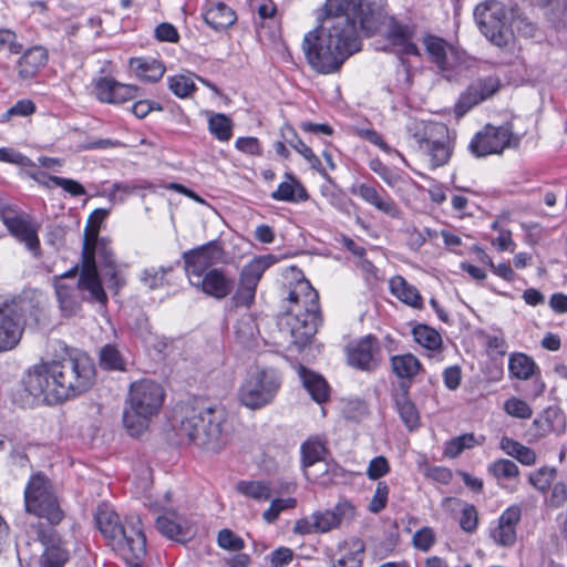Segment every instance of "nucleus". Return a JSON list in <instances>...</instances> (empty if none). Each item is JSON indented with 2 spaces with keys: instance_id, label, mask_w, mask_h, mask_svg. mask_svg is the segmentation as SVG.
Listing matches in <instances>:
<instances>
[{
  "instance_id": "1",
  "label": "nucleus",
  "mask_w": 567,
  "mask_h": 567,
  "mask_svg": "<svg viewBox=\"0 0 567 567\" xmlns=\"http://www.w3.org/2000/svg\"><path fill=\"white\" fill-rule=\"evenodd\" d=\"M380 14L369 0H326L318 27L305 35L302 49L310 66L331 74L361 49L359 29L378 31Z\"/></svg>"
},
{
  "instance_id": "2",
  "label": "nucleus",
  "mask_w": 567,
  "mask_h": 567,
  "mask_svg": "<svg viewBox=\"0 0 567 567\" xmlns=\"http://www.w3.org/2000/svg\"><path fill=\"white\" fill-rule=\"evenodd\" d=\"M94 377V365L86 354L68 353L60 360L35 365L28 375L27 389L32 395H43L49 403H58L87 391Z\"/></svg>"
},
{
  "instance_id": "3",
  "label": "nucleus",
  "mask_w": 567,
  "mask_h": 567,
  "mask_svg": "<svg viewBox=\"0 0 567 567\" xmlns=\"http://www.w3.org/2000/svg\"><path fill=\"white\" fill-rule=\"evenodd\" d=\"M226 414L219 408H197L178 404L173 412L172 431L175 443L195 445L207 452H219L227 444L224 431Z\"/></svg>"
},
{
  "instance_id": "4",
  "label": "nucleus",
  "mask_w": 567,
  "mask_h": 567,
  "mask_svg": "<svg viewBox=\"0 0 567 567\" xmlns=\"http://www.w3.org/2000/svg\"><path fill=\"white\" fill-rule=\"evenodd\" d=\"M281 329L290 337V343L302 350L310 343L321 322L319 295L307 280L298 281L288 296Z\"/></svg>"
},
{
  "instance_id": "5",
  "label": "nucleus",
  "mask_w": 567,
  "mask_h": 567,
  "mask_svg": "<svg viewBox=\"0 0 567 567\" xmlns=\"http://www.w3.org/2000/svg\"><path fill=\"white\" fill-rule=\"evenodd\" d=\"M95 523L111 547L137 567L138 560L146 554V537L141 518L128 515L121 524L114 509L107 504H101L95 513Z\"/></svg>"
},
{
  "instance_id": "6",
  "label": "nucleus",
  "mask_w": 567,
  "mask_h": 567,
  "mask_svg": "<svg viewBox=\"0 0 567 567\" xmlns=\"http://www.w3.org/2000/svg\"><path fill=\"white\" fill-rule=\"evenodd\" d=\"M164 396L163 388L155 381L143 379L131 384L123 422L132 436H138L147 429L150 420L158 413Z\"/></svg>"
},
{
  "instance_id": "7",
  "label": "nucleus",
  "mask_w": 567,
  "mask_h": 567,
  "mask_svg": "<svg viewBox=\"0 0 567 567\" xmlns=\"http://www.w3.org/2000/svg\"><path fill=\"white\" fill-rule=\"evenodd\" d=\"M508 13L506 6L497 0L482 2L474 10L481 33L498 48H507L514 40Z\"/></svg>"
},
{
  "instance_id": "8",
  "label": "nucleus",
  "mask_w": 567,
  "mask_h": 567,
  "mask_svg": "<svg viewBox=\"0 0 567 567\" xmlns=\"http://www.w3.org/2000/svg\"><path fill=\"white\" fill-rule=\"evenodd\" d=\"M102 264L103 260L99 259L97 252H91L89 248L82 249V264L75 285L80 292L85 296L84 300L105 305L107 302V296L103 288L101 276L107 287L115 292L125 285V280L117 271V278L122 284L116 287L114 280L110 281L105 276L107 269L103 267Z\"/></svg>"
},
{
  "instance_id": "9",
  "label": "nucleus",
  "mask_w": 567,
  "mask_h": 567,
  "mask_svg": "<svg viewBox=\"0 0 567 567\" xmlns=\"http://www.w3.org/2000/svg\"><path fill=\"white\" fill-rule=\"evenodd\" d=\"M24 505L28 513L45 518L51 525H58L64 516L51 482L40 473L32 475L27 484Z\"/></svg>"
},
{
  "instance_id": "10",
  "label": "nucleus",
  "mask_w": 567,
  "mask_h": 567,
  "mask_svg": "<svg viewBox=\"0 0 567 567\" xmlns=\"http://www.w3.org/2000/svg\"><path fill=\"white\" fill-rule=\"evenodd\" d=\"M279 388L280 381L275 371L256 369L241 384L239 401L248 409H261L274 400Z\"/></svg>"
},
{
  "instance_id": "11",
  "label": "nucleus",
  "mask_w": 567,
  "mask_h": 567,
  "mask_svg": "<svg viewBox=\"0 0 567 567\" xmlns=\"http://www.w3.org/2000/svg\"><path fill=\"white\" fill-rule=\"evenodd\" d=\"M109 213V209L97 208L90 215L84 230L83 249L89 248L91 252H97L99 259L103 260L102 266L107 269L105 276L110 281L114 280V285L118 287L122 282L117 278V266L113 250L107 243L99 239L100 226Z\"/></svg>"
},
{
  "instance_id": "12",
  "label": "nucleus",
  "mask_w": 567,
  "mask_h": 567,
  "mask_svg": "<svg viewBox=\"0 0 567 567\" xmlns=\"http://www.w3.org/2000/svg\"><path fill=\"white\" fill-rule=\"evenodd\" d=\"M519 138L512 132L509 125H485L477 132L468 144L470 152L475 157H485L492 154H502L511 146H517Z\"/></svg>"
},
{
  "instance_id": "13",
  "label": "nucleus",
  "mask_w": 567,
  "mask_h": 567,
  "mask_svg": "<svg viewBox=\"0 0 567 567\" xmlns=\"http://www.w3.org/2000/svg\"><path fill=\"white\" fill-rule=\"evenodd\" d=\"M352 511L353 507L350 504L339 503L332 509L313 512L310 516L297 519L292 532L301 536L329 533L338 528L343 516Z\"/></svg>"
},
{
  "instance_id": "14",
  "label": "nucleus",
  "mask_w": 567,
  "mask_h": 567,
  "mask_svg": "<svg viewBox=\"0 0 567 567\" xmlns=\"http://www.w3.org/2000/svg\"><path fill=\"white\" fill-rule=\"evenodd\" d=\"M422 42L431 61L447 81H452L453 73L463 63L462 53L443 38L433 34L425 35Z\"/></svg>"
},
{
  "instance_id": "15",
  "label": "nucleus",
  "mask_w": 567,
  "mask_h": 567,
  "mask_svg": "<svg viewBox=\"0 0 567 567\" xmlns=\"http://www.w3.org/2000/svg\"><path fill=\"white\" fill-rule=\"evenodd\" d=\"M31 535L34 543H39L42 555L39 559V567H63L69 559L68 550L62 546L59 535L52 527L39 523L31 525Z\"/></svg>"
},
{
  "instance_id": "16",
  "label": "nucleus",
  "mask_w": 567,
  "mask_h": 567,
  "mask_svg": "<svg viewBox=\"0 0 567 567\" xmlns=\"http://www.w3.org/2000/svg\"><path fill=\"white\" fill-rule=\"evenodd\" d=\"M186 275L192 281L207 274L224 260V250L216 241L202 245L183 254Z\"/></svg>"
},
{
  "instance_id": "17",
  "label": "nucleus",
  "mask_w": 567,
  "mask_h": 567,
  "mask_svg": "<svg viewBox=\"0 0 567 567\" xmlns=\"http://www.w3.org/2000/svg\"><path fill=\"white\" fill-rule=\"evenodd\" d=\"M349 365L362 370L373 371L381 360V347L379 340L368 334L347 348Z\"/></svg>"
},
{
  "instance_id": "18",
  "label": "nucleus",
  "mask_w": 567,
  "mask_h": 567,
  "mask_svg": "<svg viewBox=\"0 0 567 567\" xmlns=\"http://www.w3.org/2000/svg\"><path fill=\"white\" fill-rule=\"evenodd\" d=\"M8 302L14 307L16 317L23 323L27 319L40 323L47 319V297L39 290L27 289L20 295L8 298Z\"/></svg>"
},
{
  "instance_id": "19",
  "label": "nucleus",
  "mask_w": 567,
  "mask_h": 567,
  "mask_svg": "<svg viewBox=\"0 0 567 567\" xmlns=\"http://www.w3.org/2000/svg\"><path fill=\"white\" fill-rule=\"evenodd\" d=\"M0 218L10 234L25 247L37 252L40 248V241L35 227L23 216L10 206H3L0 209Z\"/></svg>"
},
{
  "instance_id": "20",
  "label": "nucleus",
  "mask_w": 567,
  "mask_h": 567,
  "mask_svg": "<svg viewBox=\"0 0 567 567\" xmlns=\"http://www.w3.org/2000/svg\"><path fill=\"white\" fill-rule=\"evenodd\" d=\"M499 89L497 78L488 76L472 83L463 92L455 105V114L458 117L465 115L472 107L494 95Z\"/></svg>"
},
{
  "instance_id": "21",
  "label": "nucleus",
  "mask_w": 567,
  "mask_h": 567,
  "mask_svg": "<svg viewBox=\"0 0 567 567\" xmlns=\"http://www.w3.org/2000/svg\"><path fill=\"white\" fill-rule=\"evenodd\" d=\"M23 322L16 317L8 298L0 299V352L13 349L21 340Z\"/></svg>"
},
{
  "instance_id": "22",
  "label": "nucleus",
  "mask_w": 567,
  "mask_h": 567,
  "mask_svg": "<svg viewBox=\"0 0 567 567\" xmlns=\"http://www.w3.org/2000/svg\"><path fill=\"white\" fill-rule=\"evenodd\" d=\"M522 518L519 505H511L498 517L497 525L491 529L489 536L501 547H512L516 543V528Z\"/></svg>"
},
{
  "instance_id": "23",
  "label": "nucleus",
  "mask_w": 567,
  "mask_h": 567,
  "mask_svg": "<svg viewBox=\"0 0 567 567\" xmlns=\"http://www.w3.org/2000/svg\"><path fill=\"white\" fill-rule=\"evenodd\" d=\"M414 32L412 25L401 23L393 17L385 21L384 37L392 45L399 48L402 54L420 56V50L412 41Z\"/></svg>"
},
{
  "instance_id": "24",
  "label": "nucleus",
  "mask_w": 567,
  "mask_h": 567,
  "mask_svg": "<svg viewBox=\"0 0 567 567\" xmlns=\"http://www.w3.org/2000/svg\"><path fill=\"white\" fill-rule=\"evenodd\" d=\"M94 94L101 102L120 104L137 96L138 89L110 78L94 81Z\"/></svg>"
},
{
  "instance_id": "25",
  "label": "nucleus",
  "mask_w": 567,
  "mask_h": 567,
  "mask_svg": "<svg viewBox=\"0 0 567 567\" xmlns=\"http://www.w3.org/2000/svg\"><path fill=\"white\" fill-rule=\"evenodd\" d=\"M189 282L216 299H224L233 289V280L227 278L219 269H210L207 274L192 279Z\"/></svg>"
},
{
  "instance_id": "26",
  "label": "nucleus",
  "mask_w": 567,
  "mask_h": 567,
  "mask_svg": "<svg viewBox=\"0 0 567 567\" xmlns=\"http://www.w3.org/2000/svg\"><path fill=\"white\" fill-rule=\"evenodd\" d=\"M364 548V543L360 538L353 537L342 542L330 557L331 567H361Z\"/></svg>"
},
{
  "instance_id": "27",
  "label": "nucleus",
  "mask_w": 567,
  "mask_h": 567,
  "mask_svg": "<svg viewBox=\"0 0 567 567\" xmlns=\"http://www.w3.org/2000/svg\"><path fill=\"white\" fill-rule=\"evenodd\" d=\"M54 291L59 308L63 316L71 317L81 310L82 302L85 298L75 284H66L60 279H53Z\"/></svg>"
},
{
  "instance_id": "28",
  "label": "nucleus",
  "mask_w": 567,
  "mask_h": 567,
  "mask_svg": "<svg viewBox=\"0 0 567 567\" xmlns=\"http://www.w3.org/2000/svg\"><path fill=\"white\" fill-rule=\"evenodd\" d=\"M360 196L365 203L373 206L375 209L382 212L391 218H400L401 209L395 202L389 196H382L375 187L362 183L352 190Z\"/></svg>"
},
{
  "instance_id": "29",
  "label": "nucleus",
  "mask_w": 567,
  "mask_h": 567,
  "mask_svg": "<svg viewBox=\"0 0 567 567\" xmlns=\"http://www.w3.org/2000/svg\"><path fill=\"white\" fill-rule=\"evenodd\" d=\"M48 51L41 45H34L25 50L17 62V71L20 79L27 80L37 75L48 62Z\"/></svg>"
},
{
  "instance_id": "30",
  "label": "nucleus",
  "mask_w": 567,
  "mask_h": 567,
  "mask_svg": "<svg viewBox=\"0 0 567 567\" xmlns=\"http://www.w3.org/2000/svg\"><path fill=\"white\" fill-rule=\"evenodd\" d=\"M205 22L214 30H225L236 22L235 11L224 2H210L203 12Z\"/></svg>"
},
{
  "instance_id": "31",
  "label": "nucleus",
  "mask_w": 567,
  "mask_h": 567,
  "mask_svg": "<svg viewBox=\"0 0 567 567\" xmlns=\"http://www.w3.org/2000/svg\"><path fill=\"white\" fill-rule=\"evenodd\" d=\"M156 527L162 535L178 542H184L189 534L187 523L176 513L158 516Z\"/></svg>"
},
{
  "instance_id": "32",
  "label": "nucleus",
  "mask_w": 567,
  "mask_h": 567,
  "mask_svg": "<svg viewBox=\"0 0 567 567\" xmlns=\"http://www.w3.org/2000/svg\"><path fill=\"white\" fill-rule=\"evenodd\" d=\"M298 373L305 389L308 391L313 401L317 403H323L328 401L330 388L327 381L320 374L308 370L303 365H300Z\"/></svg>"
},
{
  "instance_id": "33",
  "label": "nucleus",
  "mask_w": 567,
  "mask_h": 567,
  "mask_svg": "<svg viewBox=\"0 0 567 567\" xmlns=\"http://www.w3.org/2000/svg\"><path fill=\"white\" fill-rule=\"evenodd\" d=\"M287 181L280 183L271 198L279 202L298 203L308 199L303 185L291 174H286Z\"/></svg>"
},
{
  "instance_id": "34",
  "label": "nucleus",
  "mask_w": 567,
  "mask_h": 567,
  "mask_svg": "<svg viewBox=\"0 0 567 567\" xmlns=\"http://www.w3.org/2000/svg\"><path fill=\"white\" fill-rule=\"evenodd\" d=\"M389 288L391 293L402 302L413 308H422L423 301L419 290L402 276L392 277L389 281Z\"/></svg>"
},
{
  "instance_id": "35",
  "label": "nucleus",
  "mask_w": 567,
  "mask_h": 567,
  "mask_svg": "<svg viewBox=\"0 0 567 567\" xmlns=\"http://www.w3.org/2000/svg\"><path fill=\"white\" fill-rule=\"evenodd\" d=\"M275 261L276 259L271 255L254 257L240 270L239 280L257 287L265 271L272 266Z\"/></svg>"
},
{
  "instance_id": "36",
  "label": "nucleus",
  "mask_w": 567,
  "mask_h": 567,
  "mask_svg": "<svg viewBox=\"0 0 567 567\" xmlns=\"http://www.w3.org/2000/svg\"><path fill=\"white\" fill-rule=\"evenodd\" d=\"M130 66L138 78L150 82L161 80L165 73L164 64L153 58H132Z\"/></svg>"
},
{
  "instance_id": "37",
  "label": "nucleus",
  "mask_w": 567,
  "mask_h": 567,
  "mask_svg": "<svg viewBox=\"0 0 567 567\" xmlns=\"http://www.w3.org/2000/svg\"><path fill=\"white\" fill-rule=\"evenodd\" d=\"M420 147L425 148L430 155L432 167L445 165L451 157V147L447 143L441 141H431L424 134H415Z\"/></svg>"
},
{
  "instance_id": "38",
  "label": "nucleus",
  "mask_w": 567,
  "mask_h": 567,
  "mask_svg": "<svg viewBox=\"0 0 567 567\" xmlns=\"http://www.w3.org/2000/svg\"><path fill=\"white\" fill-rule=\"evenodd\" d=\"M508 371L513 378L528 380L537 371V365L533 358L525 353L517 352L509 355Z\"/></svg>"
},
{
  "instance_id": "39",
  "label": "nucleus",
  "mask_w": 567,
  "mask_h": 567,
  "mask_svg": "<svg viewBox=\"0 0 567 567\" xmlns=\"http://www.w3.org/2000/svg\"><path fill=\"white\" fill-rule=\"evenodd\" d=\"M391 367L400 379H412L421 370L420 361L411 353L392 357Z\"/></svg>"
},
{
  "instance_id": "40",
  "label": "nucleus",
  "mask_w": 567,
  "mask_h": 567,
  "mask_svg": "<svg viewBox=\"0 0 567 567\" xmlns=\"http://www.w3.org/2000/svg\"><path fill=\"white\" fill-rule=\"evenodd\" d=\"M236 491L257 502L269 501L272 495L270 484L265 481H239Z\"/></svg>"
},
{
  "instance_id": "41",
  "label": "nucleus",
  "mask_w": 567,
  "mask_h": 567,
  "mask_svg": "<svg viewBox=\"0 0 567 567\" xmlns=\"http://www.w3.org/2000/svg\"><path fill=\"white\" fill-rule=\"evenodd\" d=\"M395 406L405 426L413 431L420 426V415L413 402L408 398L406 391L395 396Z\"/></svg>"
},
{
  "instance_id": "42",
  "label": "nucleus",
  "mask_w": 567,
  "mask_h": 567,
  "mask_svg": "<svg viewBox=\"0 0 567 567\" xmlns=\"http://www.w3.org/2000/svg\"><path fill=\"white\" fill-rule=\"evenodd\" d=\"M499 446L507 455L515 457L524 465H532L536 461V454L532 449L511 437H502Z\"/></svg>"
},
{
  "instance_id": "43",
  "label": "nucleus",
  "mask_w": 567,
  "mask_h": 567,
  "mask_svg": "<svg viewBox=\"0 0 567 567\" xmlns=\"http://www.w3.org/2000/svg\"><path fill=\"white\" fill-rule=\"evenodd\" d=\"M327 453L323 441L318 437H311L301 445L303 467L312 466L315 463L323 460Z\"/></svg>"
},
{
  "instance_id": "44",
  "label": "nucleus",
  "mask_w": 567,
  "mask_h": 567,
  "mask_svg": "<svg viewBox=\"0 0 567 567\" xmlns=\"http://www.w3.org/2000/svg\"><path fill=\"white\" fill-rule=\"evenodd\" d=\"M412 334L414 341L417 342L423 348H426L429 350H437L441 348L442 338L440 333L425 324H419L417 327H415L412 330Z\"/></svg>"
},
{
  "instance_id": "45",
  "label": "nucleus",
  "mask_w": 567,
  "mask_h": 567,
  "mask_svg": "<svg viewBox=\"0 0 567 567\" xmlns=\"http://www.w3.org/2000/svg\"><path fill=\"white\" fill-rule=\"evenodd\" d=\"M167 83L169 90L181 99L189 96L196 90L192 73L168 76Z\"/></svg>"
},
{
  "instance_id": "46",
  "label": "nucleus",
  "mask_w": 567,
  "mask_h": 567,
  "mask_svg": "<svg viewBox=\"0 0 567 567\" xmlns=\"http://www.w3.org/2000/svg\"><path fill=\"white\" fill-rule=\"evenodd\" d=\"M209 132L219 141H229L233 135L231 120L225 114L218 113L210 116L208 121Z\"/></svg>"
},
{
  "instance_id": "47",
  "label": "nucleus",
  "mask_w": 567,
  "mask_h": 567,
  "mask_svg": "<svg viewBox=\"0 0 567 567\" xmlns=\"http://www.w3.org/2000/svg\"><path fill=\"white\" fill-rule=\"evenodd\" d=\"M488 472L498 481H511L518 476L519 468L511 460L501 458L488 466Z\"/></svg>"
},
{
  "instance_id": "48",
  "label": "nucleus",
  "mask_w": 567,
  "mask_h": 567,
  "mask_svg": "<svg viewBox=\"0 0 567 567\" xmlns=\"http://www.w3.org/2000/svg\"><path fill=\"white\" fill-rule=\"evenodd\" d=\"M173 270V267H148L141 274V281L150 289H156L164 285L165 276Z\"/></svg>"
},
{
  "instance_id": "49",
  "label": "nucleus",
  "mask_w": 567,
  "mask_h": 567,
  "mask_svg": "<svg viewBox=\"0 0 567 567\" xmlns=\"http://www.w3.org/2000/svg\"><path fill=\"white\" fill-rule=\"evenodd\" d=\"M369 167L391 188L399 187L403 183V177L401 174L389 168L378 158L372 159Z\"/></svg>"
},
{
  "instance_id": "50",
  "label": "nucleus",
  "mask_w": 567,
  "mask_h": 567,
  "mask_svg": "<svg viewBox=\"0 0 567 567\" xmlns=\"http://www.w3.org/2000/svg\"><path fill=\"white\" fill-rule=\"evenodd\" d=\"M100 364L107 370H124V360L120 351L111 344H106L101 349Z\"/></svg>"
},
{
  "instance_id": "51",
  "label": "nucleus",
  "mask_w": 567,
  "mask_h": 567,
  "mask_svg": "<svg viewBox=\"0 0 567 567\" xmlns=\"http://www.w3.org/2000/svg\"><path fill=\"white\" fill-rule=\"evenodd\" d=\"M296 505L297 499L292 497L275 498L271 501L270 506L262 513V518L271 524L277 520L282 511L295 508Z\"/></svg>"
},
{
  "instance_id": "52",
  "label": "nucleus",
  "mask_w": 567,
  "mask_h": 567,
  "mask_svg": "<svg viewBox=\"0 0 567 567\" xmlns=\"http://www.w3.org/2000/svg\"><path fill=\"white\" fill-rule=\"evenodd\" d=\"M476 444L473 434H464L456 436L446 443L444 454L449 457L458 456L464 450L471 449Z\"/></svg>"
},
{
  "instance_id": "53",
  "label": "nucleus",
  "mask_w": 567,
  "mask_h": 567,
  "mask_svg": "<svg viewBox=\"0 0 567 567\" xmlns=\"http://www.w3.org/2000/svg\"><path fill=\"white\" fill-rule=\"evenodd\" d=\"M555 468H540L529 476V483L539 492H547L555 483L556 477Z\"/></svg>"
},
{
  "instance_id": "54",
  "label": "nucleus",
  "mask_w": 567,
  "mask_h": 567,
  "mask_svg": "<svg viewBox=\"0 0 567 567\" xmlns=\"http://www.w3.org/2000/svg\"><path fill=\"white\" fill-rule=\"evenodd\" d=\"M504 411L517 419H529L533 414V410L529 404L516 396H512L504 402Z\"/></svg>"
},
{
  "instance_id": "55",
  "label": "nucleus",
  "mask_w": 567,
  "mask_h": 567,
  "mask_svg": "<svg viewBox=\"0 0 567 567\" xmlns=\"http://www.w3.org/2000/svg\"><path fill=\"white\" fill-rule=\"evenodd\" d=\"M217 543L223 549L231 551H239L245 547L244 539L227 528L218 533Z\"/></svg>"
},
{
  "instance_id": "56",
  "label": "nucleus",
  "mask_w": 567,
  "mask_h": 567,
  "mask_svg": "<svg viewBox=\"0 0 567 567\" xmlns=\"http://www.w3.org/2000/svg\"><path fill=\"white\" fill-rule=\"evenodd\" d=\"M256 290V286L239 280L238 288L233 297V302L236 307H250L255 300Z\"/></svg>"
},
{
  "instance_id": "57",
  "label": "nucleus",
  "mask_w": 567,
  "mask_h": 567,
  "mask_svg": "<svg viewBox=\"0 0 567 567\" xmlns=\"http://www.w3.org/2000/svg\"><path fill=\"white\" fill-rule=\"evenodd\" d=\"M435 540V533L431 527H422L421 529L416 530L412 537L413 546L421 551L430 550Z\"/></svg>"
},
{
  "instance_id": "58",
  "label": "nucleus",
  "mask_w": 567,
  "mask_h": 567,
  "mask_svg": "<svg viewBox=\"0 0 567 567\" xmlns=\"http://www.w3.org/2000/svg\"><path fill=\"white\" fill-rule=\"evenodd\" d=\"M478 525V513L474 505L464 504L460 517V527L466 533H473Z\"/></svg>"
},
{
  "instance_id": "59",
  "label": "nucleus",
  "mask_w": 567,
  "mask_h": 567,
  "mask_svg": "<svg viewBox=\"0 0 567 567\" xmlns=\"http://www.w3.org/2000/svg\"><path fill=\"white\" fill-rule=\"evenodd\" d=\"M281 136L285 142L296 150V152H298L302 157L311 151V148L300 140L295 128L290 125H285L281 128Z\"/></svg>"
},
{
  "instance_id": "60",
  "label": "nucleus",
  "mask_w": 567,
  "mask_h": 567,
  "mask_svg": "<svg viewBox=\"0 0 567 567\" xmlns=\"http://www.w3.org/2000/svg\"><path fill=\"white\" fill-rule=\"evenodd\" d=\"M389 497V487L385 482H379L374 492V495L372 496L370 504H369V511L371 513L378 514L382 509L385 508Z\"/></svg>"
},
{
  "instance_id": "61",
  "label": "nucleus",
  "mask_w": 567,
  "mask_h": 567,
  "mask_svg": "<svg viewBox=\"0 0 567 567\" xmlns=\"http://www.w3.org/2000/svg\"><path fill=\"white\" fill-rule=\"evenodd\" d=\"M390 472V464L384 456H375L373 457L368 465L367 476L377 481L383 476H385Z\"/></svg>"
},
{
  "instance_id": "62",
  "label": "nucleus",
  "mask_w": 567,
  "mask_h": 567,
  "mask_svg": "<svg viewBox=\"0 0 567 567\" xmlns=\"http://www.w3.org/2000/svg\"><path fill=\"white\" fill-rule=\"evenodd\" d=\"M4 50L11 54H19L23 50V45L18 42L17 34L9 29L0 30V52Z\"/></svg>"
},
{
  "instance_id": "63",
  "label": "nucleus",
  "mask_w": 567,
  "mask_h": 567,
  "mask_svg": "<svg viewBox=\"0 0 567 567\" xmlns=\"http://www.w3.org/2000/svg\"><path fill=\"white\" fill-rule=\"evenodd\" d=\"M34 112L35 104L31 100H20L3 114V120H9L11 116H29Z\"/></svg>"
},
{
  "instance_id": "64",
  "label": "nucleus",
  "mask_w": 567,
  "mask_h": 567,
  "mask_svg": "<svg viewBox=\"0 0 567 567\" xmlns=\"http://www.w3.org/2000/svg\"><path fill=\"white\" fill-rule=\"evenodd\" d=\"M50 181L63 188L66 193H69L71 196H81L85 194V188L76 181L70 179V178H63L59 176H51Z\"/></svg>"
}]
</instances>
